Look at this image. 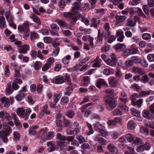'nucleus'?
<instances>
[{"instance_id":"obj_18","label":"nucleus","mask_w":154,"mask_h":154,"mask_svg":"<svg viewBox=\"0 0 154 154\" xmlns=\"http://www.w3.org/2000/svg\"><path fill=\"white\" fill-rule=\"evenodd\" d=\"M5 15L8 22L14 21V17L11 14L10 11H7L5 12Z\"/></svg>"},{"instance_id":"obj_13","label":"nucleus","mask_w":154,"mask_h":154,"mask_svg":"<svg viewBox=\"0 0 154 154\" xmlns=\"http://www.w3.org/2000/svg\"><path fill=\"white\" fill-rule=\"evenodd\" d=\"M125 45L123 44L119 43L114 45V49L118 51H121L125 48Z\"/></svg>"},{"instance_id":"obj_61","label":"nucleus","mask_w":154,"mask_h":154,"mask_svg":"<svg viewBox=\"0 0 154 154\" xmlns=\"http://www.w3.org/2000/svg\"><path fill=\"white\" fill-rule=\"evenodd\" d=\"M145 146L144 144H141L137 149V150L138 152H141L145 149Z\"/></svg>"},{"instance_id":"obj_35","label":"nucleus","mask_w":154,"mask_h":154,"mask_svg":"<svg viewBox=\"0 0 154 154\" xmlns=\"http://www.w3.org/2000/svg\"><path fill=\"white\" fill-rule=\"evenodd\" d=\"M65 114L66 116L68 117L69 118L72 119L74 117L75 113L73 110H70L66 112Z\"/></svg>"},{"instance_id":"obj_29","label":"nucleus","mask_w":154,"mask_h":154,"mask_svg":"<svg viewBox=\"0 0 154 154\" xmlns=\"http://www.w3.org/2000/svg\"><path fill=\"white\" fill-rule=\"evenodd\" d=\"M131 113L134 116L139 117L140 116V112L135 108L131 109Z\"/></svg>"},{"instance_id":"obj_57","label":"nucleus","mask_w":154,"mask_h":154,"mask_svg":"<svg viewBox=\"0 0 154 154\" xmlns=\"http://www.w3.org/2000/svg\"><path fill=\"white\" fill-rule=\"evenodd\" d=\"M57 139L60 140L65 141V136H63L60 133H58L56 135Z\"/></svg>"},{"instance_id":"obj_16","label":"nucleus","mask_w":154,"mask_h":154,"mask_svg":"<svg viewBox=\"0 0 154 154\" xmlns=\"http://www.w3.org/2000/svg\"><path fill=\"white\" fill-rule=\"evenodd\" d=\"M56 22L62 28H64L65 29L68 28V25L65 21L61 20H58L56 21Z\"/></svg>"},{"instance_id":"obj_51","label":"nucleus","mask_w":154,"mask_h":154,"mask_svg":"<svg viewBox=\"0 0 154 154\" xmlns=\"http://www.w3.org/2000/svg\"><path fill=\"white\" fill-rule=\"evenodd\" d=\"M64 141H59L56 142V146L57 147H61L65 146L66 145V143Z\"/></svg>"},{"instance_id":"obj_54","label":"nucleus","mask_w":154,"mask_h":154,"mask_svg":"<svg viewBox=\"0 0 154 154\" xmlns=\"http://www.w3.org/2000/svg\"><path fill=\"white\" fill-rule=\"evenodd\" d=\"M142 38L145 40H147L151 38L150 34L148 33H143L142 36Z\"/></svg>"},{"instance_id":"obj_15","label":"nucleus","mask_w":154,"mask_h":154,"mask_svg":"<svg viewBox=\"0 0 154 154\" xmlns=\"http://www.w3.org/2000/svg\"><path fill=\"white\" fill-rule=\"evenodd\" d=\"M90 83V78L88 76H84L83 77V80L82 81L81 84L83 86H87Z\"/></svg>"},{"instance_id":"obj_20","label":"nucleus","mask_w":154,"mask_h":154,"mask_svg":"<svg viewBox=\"0 0 154 154\" xmlns=\"http://www.w3.org/2000/svg\"><path fill=\"white\" fill-rule=\"evenodd\" d=\"M29 49V45H24L21 46V48L20 49V52L23 54H26L27 51Z\"/></svg>"},{"instance_id":"obj_12","label":"nucleus","mask_w":154,"mask_h":154,"mask_svg":"<svg viewBox=\"0 0 154 154\" xmlns=\"http://www.w3.org/2000/svg\"><path fill=\"white\" fill-rule=\"evenodd\" d=\"M119 83V80L115 77H111L109 79V85L111 86L115 87Z\"/></svg>"},{"instance_id":"obj_4","label":"nucleus","mask_w":154,"mask_h":154,"mask_svg":"<svg viewBox=\"0 0 154 154\" xmlns=\"http://www.w3.org/2000/svg\"><path fill=\"white\" fill-rule=\"evenodd\" d=\"M55 125L59 128H57V131H60L62 129L63 120L61 119V115L60 114H57L55 116Z\"/></svg>"},{"instance_id":"obj_5","label":"nucleus","mask_w":154,"mask_h":154,"mask_svg":"<svg viewBox=\"0 0 154 154\" xmlns=\"http://www.w3.org/2000/svg\"><path fill=\"white\" fill-rule=\"evenodd\" d=\"M120 103L119 106L121 110L122 111L123 114L124 112H128V108L124 104L128 102V99L126 98H119Z\"/></svg>"},{"instance_id":"obj_9","label":"nucleus","mask_w":154,"mask_h":154,"mask_svg":"<svg viewBox=\"0 0 154 154\" xmlns=\"http://www.w3.org/2000/svg\"><path fill=\"white\" fill-rule=\"evenodd\" d=\"M53 81L56 84H60L65 82V80L64 79L63 76L60 75L54 77Z\"/></svg>"},{"instance_id":"obj_23","label":"nucleus","mask_w":154,"mask_h":154,"mask_svg":"<svg viewBox=\"0 0 154 154\" xmlns=\"http://www.w3.org/2000/svg\"><path fill=\"white\" fill-rule=\"evenodd\" d=\"M131 59L133 63L135 64L140 63L141 62V59L140 57L137 56H133L131 57Z\"/></svg>"},{"instance_id":"obj_56","label":"nucleus","mask_w":154,"mask_h":154,"mask_svg":"<svg viewBox=\"0 0 154 154\" xmlns=\"http://www.w3.org/2000/svg\"><path fill=\"white\" fill-rule=\"evenodd\" d=\"M113 113L116 116L121 115L123 114L122 111L120 108L115 109L113 111Z\"/></svg>"},{"instance_id":"obj_41","label":"nucleus","mask_w":154,"mask_h":154,"mask_svg":"<svg viewBox=\"0 0 154 154\" xmlns=\"http://www.w3.org/2000/svg\"><path fill=\"white\" fill-rule=\"evenodd\" d=\"M129 50L130 55L137 54L138 51V50L137 48L131 47Z\"/></svg>"},{"instance_id":"obj_49","label":"nucleus","mask_w":154,"mask_h":154,"mask_svg":"<svg viewBox=\"0 0 154 154\" xmlns=\"http://www.w3.org/2000/svg\"><path fill=\"white\" fill-rule=\"evenodd\" d=\"M20 68L19 67H17V68L15 69L14 75V77H20L21 76V75L20 73Z\"/></svg>"},{"instance_id":"obj_7","label":"nucleus","mask_w":154,"mask_h":154,"mask_svg":"<svg viewBox=\"0 0 154 154\" xmlns=\"http://www.w3.org/2000/svg\"><path fill=\"white\" fill-rule=\"evenodd\" d=\"M0 118L2 121H4L5 120L9 121L11 119L10 115L6 111L0 112Z\"/></svg>"},{"instance_id":"obj_50","label":"nucleus","mask_w":154,"mask_h":154,"mask_svg":"<svg viewBox=\"0 0 154 154\" xmlns=\"http://www.w3.org/2000/svg\"><path fill=\"white\" fill-rule=\"evenodd\" d=\"M8 65H6L5 68V76H8L10 75V72Z\"/></svg>"},{"instance_id":"obj_3","label":"nucleus","mask_w":154,"mask_h":154,"mask_svg":"<svg viewBox=\"0 0 154 154\" xmlns=\"http://www.w3.org/2000/svg\"><path fill=\"white\" fill-rule=\"evenodd\" d=\"M110 58L108 59L105 61V63L107 65L113 67L116 66L117 62V56L114 53H112L110 55Z\"/></svg>"},{"instance_id":"obj_24","label":"nucleus","mask_w":154,"mask_h":154,"mask_svg":"<svg viewBox=\"0 0 154 154\" xmlns=\"http://www.w3.org/2000/svg\"><path fill=\"white\" fill-rule=\"evenodd\" d=\"M30 17L32 18L34 22L36 23L38 26L40 25L41 22L40 19L38 16H35L33 14H32L30 15Z\"/></svg>"},{"instance_id":"obj_48","label":"nucleus","mask_w":154,"mask_h":154,"mask_svg":"<svg viewBox=\"0 0 154 154\" xmlns=\"http://www.w3.org/2000/svg\"><path fill=\"white\" fill-rule=\"evenodd\" d=\"M54 132H49L46 134V140H49L51 139L54 137Z\"/></svg>"},{"instance_id":"obj_63","label":"nucleus","mask_w":154,"mask_h":154,"mask_svg":"<svg viewBox=\"0 0 154 154\" xmlns=\"http://www.w3.org/2000/svg\"><path fill=\"white\" fill-rule=\"evenodd\" d=\"M51 27L52 30L58 31L59 30V28L56 24H53L51 26Z\"/></svg>"},{"instance_id":"obj_53","label":"nucleus","mask_w":154,"mask_h":154,"mask_svg":"<svg viewBox=\"0 0 154 154\" xmlns=\"http://www.w3.org/2000/svg\"><path fill=\"white\" fill-rule=\"evenodd\" d=\"M96 13L97 14H99L101 16H102L104 13L105 10L103 8L96 9H95Z\"/></svg>"},{"instance_id":"obj_11","label":"nucleus","mask_w":154,"mask_h":154,"mask_svg":"<svg viewBox=\"0 0 154 154\" xmlns=\"http://www.w3.org/2000/svg\"><path fill=\"white\" fill-rule=\"evenodd\" d=\"M102 60L99 57L97 56V57L91 63H93L92 66L94 67H98L100 66V64Z\"/></svg>"},{"instance_id":"obj_6","label":"nucleus","mask_w":154,"mask_h":154,"mask_svg":"<svg viewBox=\"0 0 154 154\" xmlns=\"http://www.w3.org/2000/svg\"><path fill=\"white\" fill-rule=\"evenodd\" d=\"M51 110L49 109L48 104H45L42 106L40 112V115L42 116L45 115H49L51 113Z\"/></svg>"},{"instance_id":"obj_60","label":"nucleus","mask_w":154,"mask_h":154,"mask_svg":"<svg viewBox=\"0 0 154 154\" xmlns=\"http://www.w3.org/2000/svg\"><path fill=\"white\" fill-rule=\"evenodd\" d=\"M92 104V103H89L83 105L81 108V112H85V109L87 107L91 105Z\"/></svg>"},{"instance_id":"obj_55","label":"nucleus","mask_w":154,"mask_h":154,"mask_svg":"<svg viewBox=\"0 0 154 154\" xmlns=\"http://www.w3.org/2000/svg\"><path fill=\"white\" fill-rule=\"evenodd\" d=\"M97 1V0H88L91 5V7L89 8V9H93L95 7Z\"/></svg>"},{"instance_id":"obj_38","label":"nucleus","mask_w":154,"mask_h":154,"mask_svg":"<svg viewBox=\"0 0 154 154\" xmlns=\"http://www.w3.org/2000/svg\"><path fill=\"white\" fill-rule=\"evenodd\" d=\"M149 80L148 77L146 75H143L140 77V81L144 83L147 82Z\"/></svg>"},{"instance_id":"obj_59","label":"nucleus","mask_w":154,"mask_h":154,"mask_svg":"<svg viewBox=\"0 0 154 154\" xmlns=\"http://www.w3.org/2000/svg\"><path fill=\"white\" fill-rule=\"evenodd\" d=\"M51 66H50V64H48L46 63L42 67V70L43 71H46Z\"/></svg>"},{"instance_id":"obj_33","label":"nucleus","mask_w":154,"mask_h":154,"mask_svg":"<svg viewBox=\"0 0 154 154\" xmlns=\"http://www.w3.org/2000/svg\"><path fill=\"white\" fill-rule=\"evenodd\" d=\"M81 8L80 2H75L72 7V11L74 12V10H79ZM75 11H74L75 12Z\"/></svg>"},{"instance_id":"obj_62","label":"nucleus","mask_w":154,"mask_h":154,"mask_svg":"<svg viewBox=\"0 0 154 154\" xmlns=\"http://www.w3.org/2000/svg\"><path fill=\"white\" fill-rule=\"evenodd\" d=\"M109 38L107 40L108 42L109 43H111L112 42L115 41L116 39V37L113 35H111L109 37H108Z\"/></svg>"},{"instance_id":"obj_45","label":"nucleus","mask_w":154,"mask_h":154,"mask_svg":"<svg viewBox=\"0 0 154 154\" xmlns=\"http://www.w3.org/2000/svg\"><path fill=\"white\" fill-rule=\"evenodd\" d=\"M125 138L128 142H132L133 140V138L132 134L130 133L127 134L125 135Z\"/></svg>"},{"instance_id":"obj_64","label":"nucleus","mask_w":154,"mask_h":154,"mask_svg":"<svg viewBox=\"0 0 154 154\" xmlns=\"http://www.w3.org/2000/svg\"><path fill=\"white\" fill-rule=\"evenodd\" d=\"M147 58L149 62H154V54H149L147 55Z\"/></svg>"},{"instance_id":"obj_28","label":"nucleus","mask_w":154,"mask_h":154,"mask_svg":"<svg viewBox=\"0 0 154 154\" xmlns=\"http://www.w3.org/2000/svg\"><path fill=\"white\" fill-rule=\"evenodd\" d=\"M103 74L106 75H109L113 74L114 71L112 69L106 68L103 70Z\"/></svg>"},{"instance_id":"obj_47","label":"nucleus","mask_w":154,"mask_h":154,"mask_svg":"<svg viewBox=\"0 0 154 154\" xmlns=\"http://www.w3.org/2000/svg\"><path fill=\"white\" fill-rule=\"evenodd\" d=\"M137 8H128L129 12L130 15H133L134 13H137Z\"/></svg>"},{"instance_id":"obj_46","label":"nucleus","mask_w":154,"mask_h":154,"mask_svg":"<svg viewBox=\"0 0 154 154\" xmlns=\"http://www.w3.org/2000/svg\"><path fill=\"white\" fill-rule=\"evenodd\" d=\"M39 38L38 34L36 32H32L31 34V39L32 40L34 39H38Z\"/></svg>"},{"instance_id":"obj_10","label":"nucleus","mask_w":154,"mask_h":154,"mask_svg":"<svg viewBox=\"0 0 154 154\" xmlns=\"http://www.w3.org/2000/svg\"><path fill=\"white\" fill-rule=\"evenodd\" d=\"M102 85L106 86L108 85V84L104 79H98L96 82V86L98 88H100Z\"/></svg>"},{"instance_id":"obj_31","label":"nucleus","mask_w":154,"mask_h":154,"mask_svg":"<svg viewBox=\"0 0 154 154\" xmlns=\"http://www.w3.org/2000/svg\"><path fill=\"white\" fill-rule=\"evenodd\" d=\"M71 57L70 55L66 56L62 59V62L64 64L67 65L69 63V60L71 59Z\"/></svg>"},{"instance_id":"obj_58","label":"nucleus","mask_w":154,"mask_h":154,"mask_svg":"<svg viewBox=\"0 0 154 154\" xmlns=\"http://www.w3.org/2000/svg\"><path fill=\"white\" fill-rule=\"evenodd\" d=\"M37 134V131L33 129V128H31V127L29 128V130L28 135L31 136H34Z\"/></svg>"},{"instance_id":"obj_14","label":"nucleus","mask_w":154,"mask_h":154,"mask_svg":"<svg viewBox=\"0 0 154 154\" xmlns=\"http://www.w3.org/2000/svg\"><path fill=\"white\" fill-rule=\"evenodd\" d=\"M116 18L117 23L122 24L125 22L127 18L126 16H119L116 15Z\"/></svg>"},{"instance_id":"obj_34","label":"nucleus","mask_w":154,"mask_h":154,"mask_svg":"<svg viewBox=\"0 0 154 154\" xmlns=\"http://www.w3.org/2000/svg\"><path fill=\"white\" fill-rule=\"evenodd\" d=\"M140 131L142 134L145 135H147L149 133V131L146 128L141 127L140 128Z\"/></svg>"},{"instance_id":"obj_22","label":"nucleus","mask_w":154,"mask_h":154,"mask_svg":"<svg viewBox=\"0 0 154 154\" xmlns=\"http://www.w3.org/2000/svg\"><path fill=\"white\" fill-rule=\"evenodd\" d=\"M71 123V120H69L66 119V118L63 116V127L67 128L69 126Z\"/></svg>"},{"instance_id":"obj_37","label":"nucleus","mask_w":154,"mask_h":154,"mask_svg":"<svg viewBox=\"0 0 154 154\" xmlns=\"http://www.w3.org/2000/svg\"><path fill=\"white\" fill-rule=\"evenodd\" d=\"M91 21L92 26L95 28H97L98 26L100 21L98 20V22H97V20L96 18H93L91 20Z\"/></svg>"},{"instance_id":"obj_17","label":"nucleus","mask_w":154,"mask_h":154,"mask_svg":"<svg viewBox=\"0 0 154 154\" xmlns=\"http://www.w3.org/2000/svg\"><path fill=\"white\" fill-rule=\"evenodd\" d=\"M132 71L135 73H138L142 75L145 74V72L142 69L137 67H134L132 69Z\"/></svg>"},{"instance_id":"obj_40","label":"nucleus","mask_w":154,"mask_h":154,"mask_svg":"<svg viewBox=\"0 0 154 154\" xmlns=\"http://www.w3.org/2000/svg\"><path fill=\"white\" fill-rule=\"evenodd\" d=\"M20 136L19 134L16 131H14L13 133V140L14 141H17L19 140Z\"/></svg>"},{"instance_id":"obj_1","label":"nucleus","mask_w":154,"mask_h":154,"mask_svg":"<svg viewBox=\"0 0 154 154\" xmlns=\"http://www.w3.org/2000/svg\"><path fill=\"white\" fill-rule=\"evenodd\" d=\"M104 97L103 100L106 105L107 109L111 110L113 109L117 105V97Z\"/></svg>"},{"instance_id":"obj_25","label":"nucleus","mask_w":154,"mask_h":154,"mask_svg":"<svg viewBox=\"0 0 154 154\" xmlns=\"http://www.w3.org/2000/svg\"><path fill=\"white\" fill-rule=\"evenodd\" d=\"M11 82L8 83L7 84L6 90V94L7 95L11 94L14 91L11 88Z\"/></svg>"},{"instance_id":"obj_44","label":"nucleus","mask_w":154,"mask_h":154,"mask_svg":"<svg viewBox=\"0 0 154 154\" xmlns=\"http://www.w3.org/2000/svg\"><path fill=\"white\" fill-rule=\"evenodd\" d=\"M76 138L79 141V143H82L85 141V139L81 135H78L76 136Z\"/></svg>"},{"instance_id":"obj_39","label":"nucleus","mask_w":154,"mask_h":154,"mask_svg":"<svg viewBox=\"0 0 154 154\" xmlns=\"http://www.w3.org/2000/svg\"><path fill=\"white\" fill-rule=\"evenodd\" d=\"M42 62L36 61L35 62L34 65V68L35 70H39L42 66Z\"/></svg>"},{"instance_id":"obj_52","label":"nucleus","mask_w":154,"mask_h":154,"mask_svg":"<svg viewBox=\"0 0 154 154\" xmlns=\"http://www.w3.org/2000/svg\"><path fill=\"white\" fill-rule=\"evenodd\" d=\"M90 59V57H88L82 60L79 63L80 66H82L83 64H85Z\"/></svg>"},{"instance_id":"obj_36","label":"nucleus","mask_w":154,"mask_h":154,"mask_svg":"<svg viewBox=\"0 0 154 154\" xmlns=\"http://www.w3.org/2000/svg\"><path fill=\"white\" fill-rule=\"evenodd\" d=\"M70 86L69 87H68L66 88V91L64 92V95H70L71 93V91H73V85Z\"/></svg>"},{"instance_id":"obj_30","label":"nucleus","mask_w":154,"mask_h":154,"mask_svg":"<svg viewBox=\"0 0 154 154\" xmlns=\"http://www.w3.org/2000/svg\"><path fill=\"white\" fill-rule=\"evenodd\" d=\"M94 128L95 130L99 132L103 129H104L105 127L102 125L100 124L99 122H97L95 125Z\"/></svg>"},{"instance_id":"obj_43","label":"nucleus","mask_w":154,"mask_h":154,"mask_svg":"<svg viewBox=\"0 0 154 154\" xmlns=\"http://www.w3.org/2000/svg\"><path fill=\"white\" fill-rule=\"evenodd\" d=\"M65 79L67 81L68 85H72L71 84V79L69 74H66L65 76Z\"/></svg>"},{"instance_id":"obj_21","label":"nucleus","mask_w":154,"mask_h":154,"mask_svg":"<svg viewBox=\"0 0 154 154\" xmlns=\"http://www.w3.org/2000/svg\"><path fill=\"white\" fill-rule=\"evenodd\" d=\"M31 111V110L30 108L27 109L25 113L23 115V116H21L20 117L22 118H24V120H27L29 118V117Z\"/></svg>"},{"instance_id":"obj_27","label":"nucleus","mask_w":154,"mask_h":154,"mask_svg":"<svg viewBox=\"0 0 154 154\" xmlns=\"http://www.w3.org/2000/svg\"><path fill=\"white\" fill-rule=\"evenodd\" d=\"M107 148L109 152L112 154L116 152V148L113 144H109Z\"/></svg>"},{"instance_id":"obj_42","label":"nucleus","mask_w":154,"mask_h":154,"mask_svg":"<svg viewBox=\"0 0 154 154\" xmlns=\"http://www.w3.org/2000/svg\"><path fill=\"white\" fill-rule=\"evenodd\" d=\"M61 32L63 35L68 37H70L72 34V32L68 30H65L62 29Z\"/></svg>"},{"instance_id":"obj_8","label":"nucleus","mask_w":154,"mask_h":154,"mask_svg":"<svg viewBox=\"0 0 154 154\" xmlns=\"http://www.w3.org/2000/svg\"><path fill=\"white\" fill-rule=\"evenodd\" d=\"M104 28L105 31L104 35L105 39H107L110 35V27L108 23H106L104 25Z\"/></svg>"},{"instance_id":"obj_19","label":"nucleus","mask_w":154,"mask_h":154,"mask_svg":"<svg viewBox=\"0 0 154 154\" xmlns=\"http://www.w3.org/2000/svg\"><path fill=\"white\" fill-rule=\"evenodd\" d=\"M6 27L5 18L3 15L0 16V27L1 29H4Z\"/></svg>"},{"instance_id":"obj_32","label":"nucleus","mask_w":154,"mask_h":154,"mask_svg":"<svg viewBox=\"0 0 154 154\" xmlns=\"http://www.w3.org/2000/svg\"><path fill=\"white\" fill-rule=\"evenodd\" d=\"M26 112L25 109L23 108H19L18 109L17 113L18 116L21 117L23 116V115Z\"/></svg>"},{"instance_id":"obj_2","label":"nucleus","mask_w":154,"mask_h":154,"mask_svg":"<svg viewBox=\"0 0 154 154\" xmlns=\"http://www.w3.org/2000/svg\"><path fill=\"white\" fill-rule=\"evenodd\" d=\"M29 22L27 21H25L23 25L19 26L18 27V29L20 32L22 33H24L23 38L25 39L29 36V34L28 32L29 31Z\"/></svg>"},{"instance_id":"obj_26","label":"nucleus","mask_w":154,"mask_h":154,"mask_svg":"<svg viewBox=\"0 0 154 154\" xmlns=\"http://www.w3.org/2000/svg\"><path fill=\"white\" fill-rule=\"evenodd\" d=\"M127 128L129 129L133 130L134 129L136 126L135 123L133 121H128L127 125Z\"/></svg>"}]
</instances>
